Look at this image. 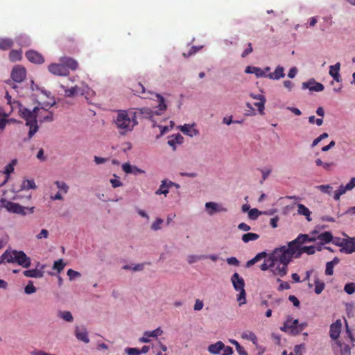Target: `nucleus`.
I'll return each instance as SVG.
<instances>
[{
    "label": "nucleus",
    "mask_w": 355,
    "mask_h": 355,
    "mask_svg": "<svg viewBox=\"0 0 355 355\" xmlns=\"http://www.w3.org/2000/svg\"><path fill=\"white\" fill-rule=\"evenodd\" d=\"M36 185L33 180H24L21 185V189L22 190L24 189H35Z\"/></svg>",
    "instance_id": "nucleus-39"
},
{
    "label": "nucleus",
    "mask_w": 355,
    "mask_h": 355,
    "mask_svg": "<svg viewBox=\"0 0 355 355\" xmlns=\"http://www.w3.org/2000/svg\"><path fill=\"white\" fill-rule=\"evenodd\" d=\"M275 258L272 257V252L270 253L268 257L264 260V262L260 266V269L263 271H266L268 269L273 268L275 267Z\"/></svg>",
    "instance_id": "nucleus-27"
},
{
    "label": "nucleus",
    "mask_w": 355,
    "mask_h": 355,
    "mask_svg": "<svg viewBox=\"0 0 355 355\" xmlns=\"http://www.w3.org/2000/svg\"><path fill=\"white\" fill-rule=\"evenodd\" d=\"M61 87L64 89V95L67 97H73L75 95H78V94H80V95L87 94L90 89L89 87L85 84H83L82 86L76 85L71 88L65 87L63 85H62Z\"/></svg>",
    "instance_id": "nucleus-8"
},
{
    "label": "nucleus",
    "mask_w": 355,
    "mask_h": 355,
    "mask_svg": "<svg viewBox=\"0 0 355 355\" xmlns=\"http://www.w3.org/2000/svg\"><path fill=\"white\" fill-rule=\"evenodd\" d=\"M2 203L3 205V207L11 213L20 214L22 216L26 215L25 209L26 207L20 205L18 203H15L9 200H3Z\"/></svg>",
    "instance_id": "nucleus-9"
},
{
    "label": "nucleus",
    "mask_w": 355,
    "mask_h": 355,
    "mask_svg": "<svg viewBox=\"0 0 355 355\" xmlns=\"http://www.w3.org/2000/svg\"><path fill=\"white\" fill-rule=\"evenodd\" d=\"M65 266L66 264L64 263L63 260L59 259L54 262L53 269L57 270L58 272H60L64 269Z\"/></svg>",
    "instance_id": "nucleus-43"
},
{
    "label": "nucleus",
    "mask_w": 355,
    "mask_h": 355,
    "mask_svg": "<svg viewBox=\"0 0 355 355\" xmlns=\"http://www.w3.org/2000/svg\"><path fill=\"white\" fill-rule=\"evenodd\" d=\"M205 207L209 215H213L216 212H225L227 209L214 202H209L205 204Z\"/></svg>",
    "instance_id": "nucleus-17"
},
{
    "label": "nucleus",
    "mask_w": 355,
    "mask_h": 355,
    "mask_svg": "<svg viewBox=\"0 0 355 355\" xmlns=\"http://www.w3.org/2000/svg\"><path fill=\"white\" fill-rule=\"evenodd\" d=\"M55 104V101H53L52 103H43L42 105L40 104V105H41L40 107V109H41L40 111V115L42 116H46L48 114V112H49L48 109L53 106Z\"/></svg>",
    "instance_id": "nucleus-37"
},
{
    "label": "nucleus",
    "mask_w": 355,
    "mask_h": 355,
    "mask_svg": "<svg viewBox=\"0 0 355 355\" xmlns=\"http://www.w3.org/2000/svg\"><path fill=\"white\" fill-rule=\"evenodd\" d=\"M10 76L15 82L21 83L26 77V70L21 65H16L12 68Z\"/></svg>",
    "instance_id": "nucleus-10"
},
{
    "label": "nucleus",
    "mask_w": 355,
    "mask_h": 355,
    "mask_svg": "<svg viewBox=\"0 0 355 355\" xmlns=\"http://www.w3.org/2000/svg\"><path fill=\"white\" fill-rule=\"evenodd\" d=\"M67 275L69 276V279L72 280L76 277H80V273L79 272L75 271L72 269H69L67 270Z\"/></svg>",
    "instance_id": "nucleus-59"
},
{
    "label": "nucleus",
    "mask_w": 355,
    "mask_h": 355,
    "mask_svg": "<svg viewBox=\"0 0 355 355\" xmlns=\"http://www.w3.org/2000/svg\"><path fill=\"white\" fill-rule=\"evenodd\" d=\"M132 92L135 94H137L139 96H141L144 98H153V96H155L158 101V108L161 111H164L166 109V105L165 103L164 98L158 94L151 93L150 92H146L144 86L140 83H137L133 85Z\"/></svg>",
    "instance_id": "nucleus-6"
},
{
    "label": "nucleus",
    "mask_w": 355,
    "mask_h": 355,
    "mask_svg": "<svg viewBox=\"0 0 355 355\" xmlns=\"http://www.w3.org/2000/svg\"><path fill=\"white\" fill-rule=\"evenodd\" d=\"M55 184L60 190L62 191L64 193H67L68 192L69 186L64 182L55 181Z\"/></svg>",
    "instance_id": "nucleus-47"
},
{
    "label": "nucleus",
    "mask_w": 355,
    "mask_h": 355,
    "mask_svg": "<svg viewBox=\"0 0 355 355\" xmlns=\"http://www.w3.org/2000/svg\"><path fill=\"white\" fill-rule=\"evenodd\" d=\"M317 239L320 241L322 243H329L333 239V235L330 232H324L320 234Z\"/></svg>",
    "instance_id": "nucleus-34"
},
{
    "label": "nucleus",
    "mask_w": 355,
    "mask_h": 355,
    "mask_svg": "<svg viewBox=\"0 0 355 355\" xmlns=\"http://www.w3.org/2000/svg\"><path fill=\"white\" fill-rule=\"evenodd\" d=\"M344 291L349 295H352L355 292V283H347L344 286Z\"/></svg>",
    "instance_id": "nucleus-46"
},
{
    "label": "nucleus",
    "mask_w": 355,
    "mask_h": 355,
    "mask_svg": "<svg viewBox=\"0 0 355 355\" xmlns=\"http://www.w3.org/2000/svg\"><path fill=\"white\" fill-rule=\"evenodd\" d=\"M59 315L65 321L72 322L73 320V315L70 311H62L60 312Z\"/></svg>",
    "instance_id": "nucleus-48"
},
{
    "label": "nucleus",
    "mask_w": 355,
    "mask_h": 355,
    "mask_svg": "<svg viewBox=\"0 0 355 355\" xmlns=\"http://www.w3.org/2000/svg\"><path fill=\"white\" fill-rule=\"evenodd\" d=\"M247 73H254L257 78L266 77V71L261 68L248 66L245 70Z\"/></svg>",
    "instance_id": "nucleus-28"
},
{
    "label": "nucleus",
    "mask_w": 355,
    "mask_h": 355,
    "mask_svg": "<svg viewBox=\"0 0 355 355\" xmlns=\"http://www.w3.org/2000/svg\"><path fill=\"white\" fill-rule=\"evenodd\" d=\"M224 348V343L222 341H217L208 347V352L211 354H219Z\"/></svg>",
    "instance_id": "nucleus-24"
},
{
    "label": "nucleus",
    "mask_w": 355,
    "mask_h": 355,
    "mask_svg": "<svg viewBox=\"0 0 355 355\" xmlns=\"http://www.w3.org/2000/svg\"><path fill=\"white\" fill-rule=\"evenodd\" d=\"M1 258L8 263H17L23 268H27L31 266V259L23 251L6 250Z\"/></svg>",
    "instance_id": "nucleus-5"
},
{
    "label": "nucleus",
    "mask_w": 355,
    "mask_h": 355,
    "mask_svg": "<svg viewBox=\"0 0 355 355\" xmlns=\"http://www.w3.org/2000/svg\"><path fill=\"white\" fill-rule=\"evenodd\" d=\"M272 257L275 258V267L271 270L272 274L284 277L288 272V266L293 257L285 245L275 248L272 251Z\"/></svg>",
    "instance_id": "nucleus-2"
},
{
    "label": "nucleus",
    "mask_w": 355,
    "mask_h": 355,
    "mask_svg": "<svg viewBox=\"0 0 355 355\" xmlns=\"http://www.w3.org/2000/svg\"><path fill=\"white\" fill-rule=\"evenodd\" d=\"M252 51H253V49H252V43L249 42L248 44V48L243 51V53L241 54V57L242 58H245L250 53H251L252 52Z\"/></svg>",
    "instance_id": "nucleus-60"
},
{
    "label": "nucleus",
    "mask_w": 355,
    "mask_h": 355,
    "mask_svg": "<svg viewBox=\"0 0 355 355\" xmlns=\"http://www.w3.org/2000/svg\"><path fill=\"white\" fill-rule=\"evenodd\" d=\"M40 106L35 107L33 110H31L22 105H19V115L26 121V125L29 126V139L38 130L37 119L42 123L45 121L51 122L53 120L52 112H49L46 116H42L40 113Z\"/></svg>",
    "instance_id": "nucleus-1"
},
{
    "label": "nucleus",
    "mask_w": 355,
    "mask_h": 355,
    "mask_svg": "<svg viewBox=\"0 0 355 355\" xmlns=\"http://www.w3.org/2000/svg\"><path fill=\"white\" fill-rule=\"evenodd\" d=\"M123 171L126 173H132V166L129 163H125L122 165Z\"/></svg>",
    "instance_id": "nucleus-62"
},
{
    "label": "nucleus",
    "mask_w": 355,
    "mask_h": 355,
    "mask_svg": "<svg viewBox=\"0 0 355 355\" xmlns=\"http://www.w3.org/2000/svg\"><path fill=\"white\" fill-rule=\"evenodd\" d=\"M9 60L12 62L19 61L22 58V51L19 50H11L9 53Z\"/></svg>",
    "instance_id": "nucleus-33"
},
{
    "label": "nucleus",
    "mask_w": 355,
    "mask_h": 355,
    "mask_svg": "<svg viewBox=\"0 0 355 355\" xmlns=\"http://www.w3.org/2000/svg\"><path fill=\"white\" fill-rule=\"evenodd\" d=\"M315 164L318 166H322L325 170L330 171L332 166L334 165L333 162L325 163L323 162L320 159H317L315 160Z\"/></svg>",
    "instance_id": "nucleus-42"
},
{
    "label": "nucleus",
    "mask_w": 355,
    "mask_h": 355,
    "mask_svg": "<svg viewBox=\"0 0 355 355\" xmlns=\"http://www.w3.org/2000/svg\"><path fill=\"white\" fill-rule=\"evenodd\" d=\"M133 114L136 115L137 118L150 119L153 116V112L148 107L137 109L136 112H132Z\"/></svg>",
    "instance_id": "nucleus-19"
},
{
    "label": "nucleus",
    "mask_w": 355,
    "mask_h": 355,
    "mask_svg": "<svg viewBox=\"0 0 355 355\" xmlns=\"http://www.w3.org/2000/svg\"><path fill=\"white\" fill-rule=\"evenodd\" d=\"M16 42L21 46L29 45V42L28 41V40L21 35L16 38Z\"/></svg>",
    "instance_id": "nucleus-53"
},
{
    "label": "nucleus",
    "mask_w": 355,
    "mask_h": 355,
    "mask_svg": "<svg viewBox=\"0 0 355 355\" xmlns=\"http://www.w3.org/2000/svg\"><path fill=\"white\" fill-rule=\"evenodd\" d=\"M36 291V288L34 286L33 282H28V284L24 288V292L28 294L34 293Z\"/></svg>",
    "instance_id": "nucleus-49"
},
{
    "label": "nucleus",
    "mask_w": 355,
    "mask_h": 355,
    "mask_svg": "<svg viewBox=\"0 0 355 355\" xmlns=\"http://www.w3.org/2000/svg\"><path fill=\"white\" fill-rule=\"evenodd\" d=\"M125 352L128 355H140L141 352L138 348L135 347H127L125 349Z\"/></svg>",
    "instance_id": "nucleus-51"
},
{
    "label": "nucleus",
    "mask_w": 355,
    "mask_h": 355,
    "mask_svg": "<svg viewBox=\"0 0 355 355\" xmlns=\"http://www.w3.org/2000/svg\"><path fill=\"white\" fill-rule=\"evenodd\" d=\"M334 266L331 262H327L326 263L325 275H332L334 274Z\"/></svg>",
    "instance_id": "nucleus-54"
},
{
    "label": "nucleus",
    "mask_w": 355,
    "mask_h": 355,
    "mask_svg": "<svg viewBox=\"0 0 355 355\" xmlns=\"http://www.w3.org/2000/svg\"><path fill=\"white\" fill-rule=\"evenodd\" d=\"M305 346L304 344L295 345L294 347V352L295 355H302V352L304 349Z\"/></svg>",
    "instance_id": "nucleus-56"
},
{
    "label": "nucleus",
    "mask_w": 355,
    "mask_h": 355,
    "mask_svg": "<svg viewBox=\"0 0 355 355\" xmlns=\"http://www.w3.org/2000/svg\"><path fill=\"white\" fill-rule=\"evenodd\" d=\"M222 351V355H232L234 353L232 347L230 346H225V345L224 348H223Z\"/></svg>",
    "instance_id": "nucleus-61"
},
{
    "label": "nucleus",
    "mask_w": 355,
    "mask_h": 355,
    "mask_svg": "<svg viewBox=\"0 0 355 355\" xmlns=\"http://www.w3.org/2000/svg\"><path fill=\"white\" fill-rule=\"evenodd\" d=\"M285 76L284 69L282 67L278 66L274 72L270 73L266 75V77L272 80H279Z\"/></svg>",
    "instance_id": "nucleus-25"
},
{
    "label": "nucleus",
    "mask_w": 355,
    "mask_h": 355,
    "mask_svg": "<svg viewBox=\"0 0 355 355\" xmlns=\"http://www.w3.org/2000/svg\"><path fill=\"white\" fill-rule=\"evenodd\" d=\"M315 293L318 295L320 294L324 288V284L323 282L319 280L318 279H315Z\"/></svg>",
    "instance_id": "nucleus-41"
},
{
    "label": "nucleus",
    "mask_w": 355,
    "mask_h": 355,
    "mask_svg": "<svg viewBox=\"0 0 355 355\" xmlns=\"http://www.w3.org/2000/svg\"><path fill=\"white\" fill-rule=\"evenodd\" d=\"M241 338L248 340L252 341L254 345L257 343V337L254 333L250 331H243L241 334Z\"/></svg>",
    "instance_id": "nucleus-35"
},
{
    "label": "nucleus",
    "mask_w": 355,
    "mask_h": 355,
    "mask_svg": "<svg viewBox=\"0 0 355 355\" xmlns=\"http://www.w3.org/2000/svg\"><path fill=\"white\" fill-rule=\"evenodd\" d=\"M114 122L121 135L131 131L137 124L136 115L133 114L132 112H128L125 110H120L118 112Z\"/></svg>",
    "instance_id": "nucleus-4"
},
{
    "label": "nucleus",
    "mask_w": 355,
    "mask_h": 355,
    "mask_svg": "<svg viewBox=\"0 0 355 355\" xmlns=\"http://www.w3.org/2000/svg\"><path fill=\"white\" fill-rule=\"evenodd\" d=\"M227 262L230 265H233V266H236L239 265V260L236 257H234L227 258Z\"/></svg>",
    "instance_id": "nucleus-63"
},
{
    "label": "nucleus",
    "mask_w": 355,
    "mask_h": 355,
    "mask_svg": "<svg viewBox=\"0 0 355 355\" xmlns=\"http://www.w3.org/2000/svg\"><path fill=\"white\" fill-rule=\"evenodd\" d=\"M277 281L281 282L278 288L279 291L288 290L291 288L287 282H283L280 279H277Z\"/></svg>",
    "instance_id": "nucleus-55"
},
{
    "label": "nucleus",
    "mask_w": 355,
    "mask_h": 355,
    "mask_svg": "<svg viewBox=\"0 0 355 355\" xmlns=\"http://www.w3.org/2000/svg\"><path fill=\"white\" fill-rule=\"evenodd\" d=\"M17 159H12L9 164H8L5 168H4V171H3V173L4 174H6L7 175L5 181L3 182V184L6 183L8 178H9V175L14 171V168H15V166L17 164Z\"/></svg>",
    "instance_id": "nucleus-30"
},
{
    "label": "nucleus",
    "mask_w": 355,
    "mask_h": 355,
    "mask_svg": "<svg viewBox=\"0 0 355 355\" xmlns=\"http://www.w3.org/2000/svg\"><path fill=\"white\" fill-rule=\"evenodd\" d=\"M199 49H200V48H198L196 46H193L190 48V49L188 52H184L182 53V55L184 58H189V57L191 56L192 55L195 54Z\"/></svg>",
    "instance_id": "nucleus-52"
},
{
    "label": "nucleus",
    "mask_w": 355,
    "mask_h": 355,
    "mask_svg": "<svg viewBox=\"0 0 355 355\" xmlns=\"http://www.w3.org/2000/svg\"><path fill=\"white\" fill-rule=\"evenodd\" d=\"M260 212L257 209H252L248 213V216L251 219H257Z\"/></svg>",
    "instance_id": "nucleus-57"
},
{
    "label": "nucleus",
    "mask_w": 355,
    "mask_h": 355,
    "mask_svg": "<svg viewBox=\"0 0 355 355\" xmlns=\"http://www.w3.org/2000/svg\"><path fill=\"white\" fill-rule=\"evenodd\" d=\"M180 130L187 135L190 137L196 136L198 134V131L190 125L185 124L180 128Z\"/></svg>",
    "instance_id": "nucleus-32"
},
{
    "label": "nucleus",
    "mask_w": 355,
    "mask_h": 355,
    "mask_svg": "<svg viewBox=\"0 0 355 355\" xmlns=\"http://www.w3.org/2000/svg\"><path fill=\"white\" fill-rule=\"evenodd\" d=\"M297 319H293L291 316L288 315L284 325L280 327V330L292 336H297L299 334V331H297Z\"/></svg>",
    "instance_id": "nucleus-7"
},
{
    "label": "nucleus",
    "mask_w": 355,
    "mask_h": 355,
    "mask_svg": "<svg viewBox=\"0 0 355 355\" xmlns=\"http://www.w3.org/2000/svg\"><path fill=\"white\" fill-rule=\"evenodd\" d=\"M318 189L323 193H330L332 191L333 188L329 184L327 185H320L318 186Z\"/></svg>",
    "instance_id": "nucleus-58"
},
{
    "label": "nucleus",
    "mask_w": 355,
    "mask_h": 355,
    "mask_svg": "<svg viewBox=\"0 0 355 355\" xmlns=\"http://www.w3.org/2000/svg\"><path fill=\"white\" fill-rule=\"evenodd\" d=\"M44 266L41 267V269H31L24 271L23 274L25 277H33V278H41L44 276Z\"/></svg>",
    "instance_id": "nucleus-22"
},
{
    "label": "nucleus",
    "mask_w": 355,
    "mask_h": 355,
    "mask_svg": "<svg viewBox=\"0 0 355 355\" xmlns=\"http://www.w3.org/2000/svg\"><path fill=\"white\" fill-rule=\"evenodd\" d=\"M60 62H62L67 67V69L75 71L78 67V62L70 57H62L60 59Z\"/></svg>",
    "instance_id": "nucleus-18"
},
{
    "label": "nucleus",
    "mask_w": 355,
    "mask_h": 355,
    "mask_svg": "<svg viewBox=\"0 0 355 355\" xmlns=\"http://www.w3.org/2000/svg\"><path fill=\"white\" fill-rule=\"evenodd\" d=\"M170 185L168 184V180H162L159 186V188L155 191L156 195L164 194L165 196L168 193V189Z\"/></svg>",
    "instance_id": "nucleus-31"
},
{
    "label": "nucleus",
    "mask_w": 355,
    "mask_h": 355,
    "mask_svg": "<svg viewBox=\"0 0 355 355\" xmlns=\"http://www.w3.org/2000/svg\"><path fill=\"white\" fill-rule=\"evenodd\" d=\"M237 291L239 292V295H237V298H236L239 306L245 304L246 303V298H245L246 293H245V288L238 290Z\"/></svg>",
    "instance_id": "nucleus-40"
},
{
    "label": "nucleus",
    "mask_w": 355,
    "mask_h": 355,
    "mask_svg": "<svg viewBox=\"0 0 355 355\" xmlns=\"http://www.w3.org/2000/svg\"><path fill=\"white\" fill-rule=\"evenodd\" d=\"M338 245L342 248L340 251L343 252L346 254L355 252V237L343 239L341 243Z\"/></svg>",
    "instance_id": "nucleus-12"
},
{
    "label": "nucleus",
    "mask_w": 355,
    "mask_h": 355,
    "mask_svg": "<svg viewBox=\"0 0 355 355\" xmlns=\"http://www.w3.org/2000/svg\"><path fill=\"white\" fill-rule=\"evenodd\" d=\"M150 338H155L152 334V331H146L144 333V336L139 338L140 343H147L150 342Z\"/></svg>",
    "instance_id": "nucleus-44"
},
{
    "label": "nucleus",
    "mask_w": 355,
    "mask_h": 355,
    "mask_svg": "<svg viewBox=\"0 0 355 355\" xmlns=\"http://www.w3.org/2000/svg\"><path fill=\"white\" fill-rule=\"evenodd\" d=\"M259 238V235L256 233L249 232L242 236V241L244 243H248L250 241H255Z\"/></svg>",
    "instance_id": "nucleus-38"
},
{
    "label": "nucleus",
    "mask_w": 355,
    "mask_h": 355,
    "mask_svg": "<svg viewBox=\"0 0 355 355\" xmlns=\"http://www.w3.org/2000/svg\"><path fill=\"white\" fill-rule=\"evenodd\" d=\"M297 207L298 214L305 216L306 220L309 222L312 220L311 218V212L305 205L299 203L297 205Z\"/></svg>",
    "instance_id": "nucleus-26"
},
{
    "label": "nucleus",
    "mask_w": 355,
    "mask_h": 355,
    "mask_svg": "<svg viewBox=\"0 0 355 355\" xmlns=\"http://www.w3.org/2000/svg\"><path fill=\"white\" fill-rule=\"evenodd\" d=\"M268 256L267 253L266 252H261L260 253H258L253 259L249 260L246 266L247 267H250L252 265H254L255 263L258 262L262 259L266 258Z\"/></svg>",
    "instance_id": "nucleus-36"
},
{
    "label": "nucleus",
    "mask_w": 355,
    "mask_h": 355,
    "mask_svg": "<svg viewBox=\"0 0 355 355\" xmlns=\"http://www.w3.org/2000/svg\"><path fill=\"white\" fill-rule=\"evenodd\" d=\"M336 344L339 349L334 350L335 355H351V347L348 345L343 344L340 340H337Z\"/></svg>",
    "instance_id": "nucleus-20"
},
{
    "label": "nucleus",
    "mask_w": 355,
    "mask_h": 355,
    "mask_svg": "<svg viewBox=\"0 0 355 355\" xmlns=\"http://www.w3.org/2000/svg\"><path fill=\"white\" fill-rule=\"evenodd\" d=\"M26 58L35 64H42L44 62L43 56L37 51L29 50L26 53Z\"/></svg>",
    "instance_id": "nucleus-15"
},
{
    "label": "nucleus",
    "mask_w": 355,
    "mask_h": 355,
    "mask_svg": "<svg viewBox=\"0 0 355 355\" xmlns=\"http://www.w3.org/2000/svg\"><path fill=\"white\" fill-rule=\"evenodd\" d=\"M307 241H313L314 239H309L306 234H300L295 240L288 243L286 248L293 258H299L303 253L311 255L315 252L314 245L302 246V244Z\"/></svg>",
    "instance_id": "nucleus-3"
},
{
    "label": "nucleus",
    "mask_w": 355,
    "mask_h": 355,
    "mask_svg": "<svg viewBox=\"0 0 355 355\" xmlns=\"http://www.w3.org/2000/svg\"><path fill=\"white\" fill-rule=\"evenodd\" d=\"M231 282L233 287L236 291L244 288L245 282L243 277H241L239 273L235 272L231 277Z\"/></svg>",
    "instance_id": "nucleus-16"
},
{
    "label": "nucleus",
    "mask_w": 355,
    "mask_h": 355,
    "mask_svg": "<svg viewBox=\"0 0 355 355\" xmlns=\"http://www.w3.org/2000/svg\"><path fill=\"white\" fill-rule=\"evenodd\" d=\"M14 41L8 37H0V49L7 51L12 47Z\"/></svg>",
    "instance_id": "nucleus-29"
},
{
    "label": "nucleus",
    "mask_w": 355,
    "mask_h": 355,
    "mask_svg": "<svg viewBox=\"0 0 355 355\" xmlns=\"http://www.w3.org/2000/svg\"><path fill=\"white\" fill-rule=\"evenodd\" d=\"M340 67V64L337 62L334 65H331L329 67V75L334 78L336 82L340 81V76L339 73Z\"/></svg>",
    "instance_id": "nucleus-23"
},
{
    "label": "nucleus",
    "mask_w": 355,
    "mask_h": 355,
    "mask_svg": "<svg viewBox=\"0 0 355 355\" xmlns=\"http://www.w3.org/2000/svg\"><path fill=\"white\" fill-rule=\"evenodd\" d=\"M266 102V98H262L261 100H259V102H257L254 103V105L257 107L258 111L259 113L263 115L264 114V108H265V103Z\"/></svg>",
    "instance_id": "nucleus-45"
},
{
    "label": "nucleus",
    "mask_w": 355,
    "mask_h": 355,
    "mask_svg": "<svg viewBox=\"0 0 355 355\" xmlns=\"http://www.w3.org/2000/svg\"><path fill=\"white\" fill-rule=\"evenodd\" d=\"M75 336L78 340H81L85 343H88L89 342L87 331L85 327H76L75 331Z\"/></svg>",
    "instance_id": "nucleus-21"
},
{
    "label": "nucleus",
    "mask_w": 355,
    "mask_h": 355,
    "mask_svg": "<svg viewBox=\"0 0 355 355\" xmlns=\"http://www.w3.org/2000/svg\"><path fill=\"white\" fill-rule=\"evenodd\" d=\"M303 89H309L310 91L322 92L324 90V85L322 83H317L314 79H311L308 82H304L302 86Z\"/></svg>",
    "instance_id": "nucleus-14"
},
{
    "label": "nucleus",
    "mask_w": 355,
    "mask_h": 355,
    "mask_svg": "<svg viewBox=\"0 0 355 355\" xmlns=\"http://www.w3.org/2000/svg\"><path fill=\"white\" fill-rule=\"evenodd\" d=\"M355 187V178H352L350 181L345 185V188L352 190Z\"/></svg>",
    "instance_id": "nucleus-64"
},
{
    "label": "nucleus",
    "mask_w": 355,
    "mask_h": 355,
    "mask_svg": "<svg viewBox=\"0 0 355 355\" xmlns=\"http://www.w3.org/2000/svg\"><path fill=\"white\" fill-rule=\"evenodd\" d=\"M163 220L162 218H157L155 221L152 224L151 229L154 231H157L161 229V225L163 223Z\"/></svg>",
    "instance_id": "nucleus-50"
},
{
    "label": "nucleus",
    "mask_w": 355,
    "mask_h": 355,
    "mask_svg": "<svg viewBox=\"0 0 355 355\" xmlns=\"http://www.w3.org/2000/svg\"><path fill=\"white\" fill-rule=\"evenodd\" d=\"M49 71L55 75L60 76H67L69 74V71L62 62L51 64L49 67Z\"/></svg>",
    "instance_id": "nucleus-11"
},
{
    "label": "nucleus",
    "mask_w": 355,
    "mask_h": 355,
    "mask_svg": "<svg viewBox=\"0 0 355 355\" xmlns=\"http://www.w3.org/2000/svg\"><path fill=\"white\" fill-rule=\"evenodd\" d=\"M342 328V322L340 320H337L335 322L332 323L330 326L329 336L331 338L336 342L338 340Z\"/></svg>",
    "instance_id": "nucleus-13"
}]
</instances>
